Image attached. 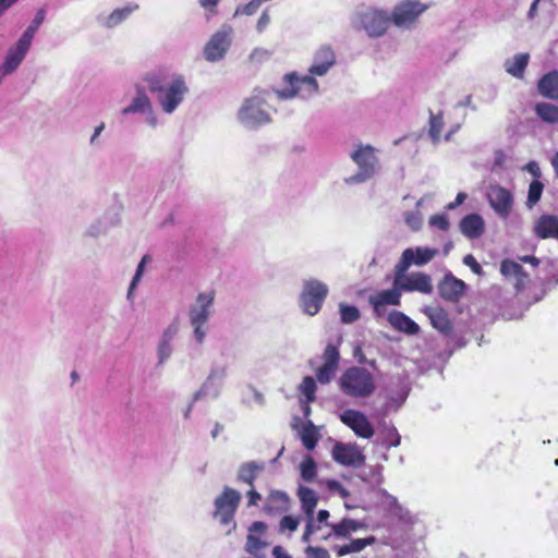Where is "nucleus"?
<instances>
[{
	"mask_svg": "<svg viewBox=\"0 0 558 558\" xmlns=\"http://www.w3.org/2000/svg\"><path fill=\"white\" fill-rule=\"evenodd\" d=\"M500 272L505 277H514L518 280V283L523 282V280L527 277L523 267L511 259H504L500 264Z\"/></svg>",
	"mask_w": 558,
	"mask_h": 558,
	"instance_id": "nucleus-35",
	"label": "nucleus"
},
{
	"mask_svg": "<svg viewBox=\"0 0 558 558\" xmlns=\"http://www.w3.org/2000/svg\"><path fill=\"white\" fill-rule=\"evenodd\" d=\"M323 364L316 369V379L319 384H329L335 377L340 363V351L332 344L328 343L322 355Z\"/></svg>",
	"mask_w": 558,
	"mask_h": 558,
	"instance_id": "nucleus-7",
	"label": "nucleus"
},
{
	"mask_svg": "<svg viewBox=\"0 0 558 558\" xmlns=\"http://www.w3.org/2000/svg\"><path fill=\"white\" fill-rule=\"evenodd\" d=\"M340 317L343 324H352L360 318V311L353 305L340 304Z\"/></svg>",
	"mask_w": 558,
	"mask_h": 558,
	"instance_id": "nucleus-41",
	"label": "nucleus"
},
{
	"mask_svg": "<svg viewBox=\"0 0 558 558\" xmlns=\"http://www.w3.org/2000/svg\"><path fill=\"white\" fill-rule=\"evenodd\" d=\"M37 29H38V26H36L35 24L29 25L27 27V29L23 33L21 38L19 39L20 46H22L23 48L29 49L31 44L33 41V38H34Z\"/></svg>",
	"mask_w": 558,
	"mask_h": 558,
	"instance_id": "nucleus-46",
	"label": "nucleus"
},
{
	"mask_svg": "<svg viewBox=\"0 0 558 558\" xmlns=\"http://www.w3.org/2000/svg\"><path fill=\"white\" fill-rule=\"evenodd\" d=\"M328 287L316 280L310 279L304 282L300 300L303 311L313 316L316 315L327 298Z\"/></svg>",
	"mask_w": 558,
	"mask_h": 558,
	"instance_id": "nucleus-5",
	"label": "nucleus"
},
{
	"mask_svg": "<svg viewBox=\"0 0 558 558\" xmlns=\"http://www.w3.org/2000/svg\"><path fill=\"white\" fill-rule=\"evenodd\" d=\"M354 356L357 359V362L360 364H365L366 363V357L365 355L363 354L362 352V349L361 348H356L355 351H354Z\"/></svg>",
	"mask_w": 558,
	"mask_h": 558,
	"instance_id": "nucleus-63",
	"label": "nucleus"
},
{
	"mask_svg": "<svg viewBox=\"0 0 558 558\" xmlns=\"http://www.w3.org/2000/svg\"><path fill=\"white\" fill-rule=\"evenodd\" d=\"M339 417L340 421L351 428L356 436L365 439H369L374 436V427L364 413L357 410L348 409L343 411Z\"/></svg>",
	"mask_w": 558,
	"mask_h": 558,
	"instance_id": "nucleus-10",
	"label": "nucleus"
},
{
	"mask_svg": "<svg viewBox=\"0 0 558 558\" xmlns=\"http://www.w3.org/2000/svg\"><path fill=\"white\" fill-rule=\"evenodd\" d=\"M239 119L247 124H262L269 121L263 109V100L258 97L246 99L239 110Z\"/></svg>",
	"mask_w": 558,
	"mask_h": 558,
	"instance_id": "nucleus-14",
	"label": "nucleus"
},
{
	"mask_svg": "<svg viewBox=\"0 0 558 558\" xmlns=\"http://www.w3.org/2000/svg\"><path fill=\"white\" fill-rule=\"evenodd\" d=\"M319 529H320V525L315 524L314 519H308L305 530H304V533H303V536H302V541L304 543H308L311 541V536Z\"/></svg>",
	"mask_w": 558,
	"mask_h": 558,
	"instance_id": "nucleus-51",
	"label": "nucleus"
},
{
	"mask_svg": "<svg viewBox=\"0 0 558 558\" xmlns=\"http://www.w3.org/2000/svg\"><path fill=\"white\" fill-rule=\"evenodd\" d=\"M272 555L275 558H291L287 553H284L281 546H275L272 549Z\"/></svg>",
	"mask_w": 558,
	"mask_h": 558,
	"instance_id": "nucleus-59",
	"label": "nucleus"
},
{
	"mask_svg": "<svg viewBox=\"0 0 558 558\" xmlns=\"http://www.w3.org/2000/svg\"><path fill=\"white\" fill-rule=\"evenodd\" d=\"M351 158L359 166V172L356 174L357 181H365L375 173L377 157L375 156L374 147L371 145H360L357 149L351 154Z\"/></svg>",
	"mask_w": 558,
	"mask_h": 558,
	"instance_id": "nucleus-8",
	"label": "nucleus"
},
{
	"mask_svg": "<svg viewBox=\"0 0 558 558\" xmlns=\"http://www.w3.org/2000/svg\"><path fill=\"white\" fill-rule=\"evenodd\" d=\"M401 300L400 289L383 290L375 295H371L368 301L374 307V311L379 316L381 315V308L385 305H399Z\"/></svg>",
	"mask_w": 558,
	"mask_h": 558,
	"instance_id": "nucleus-24",
	"label": "nucleus"
},
{
	"mask_svg": "<svg viewBox=\"0 0 558 558\" xmlns=\"http://www.w3.org/2000/svg\"><path fill=\"white\" fill-rule=\"evenodd\" d=\"M37 29H38V26H36L35 24L29 25L27 27V29L23 33L21 38L19 39L20 46H22L23 48L29 49L31 44L33 41V38H34Z\"/></svg>",
	"mask_w": 558,
	"mask_h": 558,
	"instance_id": "nucleus-47",
	"label": "nucleus"
},
{
	"mask_svg": "<svg viewBox=\"0 0 558 558\" xmlns=\"http://www.w3.org/2000/svg\"><path fill=\"white\" fill-rule=\"evenodd\" d=\"M316 463L312 457H306L301 463V476L305 482H312L316 476Z\"/></svg>",
	"mask_w": 558,
	"mask_h": 558,
	"instance_id": "nucleus-40",
	"label": "nucleus"
},
{
	"mask_svg": "<svg viewBox=\"0 0 558 558\" xmlns=\"http://www.w3.org/2000/svg\"><path fill=\"white\" fill-rule=\"evenodd\" d=\"M393 283L395 287L402 291H418L425 294L433 292L430 276L423 272H415L410 276L402 274L399 277L398 268H396V277Z\"/></svg>",
	"mask_w": 558,
	"mask_h": 558,
	"instance_id": "nucleus-11",
	"label": "nucleus"
},
{
	"mask_svg": "<svg viewBox=\"0 0 558 558\" xmlns=\"http://www.w3.org/2000/svg\"><path fill=\"white\" fill-rule=\"evenodd\" d=\"M537 90L545 98L558 100V71L544 74L537 83Z\"/></svg>",
	"mask_w": 558,
	"mask_h": 558,
	"instance_id": "nucleus-27",
	"label": "nucleus"
},
{
	"mask_svg": "<svg viewBox=\"0 0 558 558\" xmlns=\"http://www.w3.org/2000/svg\"><path fill=\"white\" fill-rule=\"evenodd\" d=\"M425 9L426 7L418 1L407 0L395 8L390 19L397 26H409L416 21Z\"/></svg>",
	"mask_w": 558,
	"mask_h": 558,
	"instance_id": "nucleus-13",
	"label": "nucleus"
},
{
	"mask_svg": "<svg viewBox=\"0 0 558 558\" xmlns=\"http://www.w3.org/2000/svg\"><path fill=\"white\" fill-rule=\"evenodd\" d=\"M301 438L304 447L307 450H313L315 448L318 441V435L314 429L313 424H310V426L304 427Z\"/></svg>",
	"mask_w": 558,
	"mask_h": 558,
	"instance_id": "nucleus-42",
	"label": "nucleus"
},
{
	"mask_svg": "<svg viewBox=\"0 0 558 558\" xmlns=\"http://www.w3.org/2000/svg\"><path fill=\"white\" fill-rule=\"evenodd\" d=\"M328 518H329V511L328 510L322 509V510L318 511V513H317V521H318V523L326 522Z\"/></svg>",
	"mask_w": 558,
	"mask_h": 558,
	"instance_id": "nucleus-62",
	"label": "nucleus"
},
{
	"mask_svg": "<svg viewBox=\"0 0 558 558\" xmlns=\"http://www.w3.org/2000/svg\"><path fill=\"white\" fill-rule=\"evenodd\" d=\"M356 19L360 26L365 29L371 37L383 36L391 22V19L386 12L373 8L360 11L356 14Z\"/></svg>",
	"mask_w": 558,
	"mask_h": 558,
	"instance_id": "nucleus-6",
	"label": "nucleus"
},
{
	"mask_svg": "<svg viewBox=\"0 0 558 558\" xmlns=\"http://www.w3.org/2000/svg\"><path fill=\"white\" fill-rule=\"evenodd\" d=\"M530 56L527 53L515 54L511 60L506 61V71L514 77L522 78L527 66Z\"/></svg>",
	"mask_w": 558,
	"mask_h": 558,
	"instance_id": "nucleus-31",
	"label": "nucleus"
},
{
	"mask_svg": "<svg viewBox=\"0 0 558 558\" xmlns=\"http://www.w3.org/2000/svg\"><path fill=\"white\" fill-rule=\"evenodd\" d=\"M27 51L28 49L20 46V43L17 41L9 49L5 60L0 68L1 72L4 75L12 73L21 64Z\"/></svg>",
	"mask_w": 558,
	"mask_h": 558,
	"instance_id": "nucleus-29",
	"label": "nucleus"
},
{
	"mask_svg": "<svg viewBox=\"0 0 558 558\" xmlns=\"http://www.w3.org/2000/svg\"><path fill=\"white\" fill-rule=\"evenodd\" d=\"M150 108V101L143 90H138V95L133 99L132 104L123 109V113L145 111Z\"/></svg>",
	"mask_w": 558,
	"mask_h": 558,
	"instance_id": "nucleus-36",
	"label": "nucleus"
},
{
	"mask_svg": "<svg viewBox=\"0 0 558 558\" xmlns=\"http://www.w3.org/2000/svg\"><path fill=\"white\" fill-rule=\"evenodd\" d=\"M533 234L539 240H558V216L541 215L534 222Z\"/></svg>",
	"mask_w": 558,
	"mask_h": 558,
	"instance_id": "nucleus-18",
	"label": "nucleus"
},
{
	"mask_svg": "<svg viewBox=\"0 0 558 558\" xmlns=\"http://www.w3.org/2000/svg\"><path fill=\"white\" fill-rule=\"evenodd\" d=\"M171 353V347L168 340H162L159 344V357L160 363H162L167 357L170 356Z\"/></svg>",
	"mask_w": 558,
	"mask_h": 558,
	"instance_id": "nucleus-54",
	"label": "nucleus"
},
{
	"mask_svg": "<svg viewBox=\"0 0 558 558\" xmlns=\"http://www.w3.org/2000/svg\"><path fill=\"white\" fill-rule=\"evenodd\" d=\"M289 508V496L281 490H272L266 498L264 512L268 515H277L287 512Z\"/></svg>",
	"mask_w": 558,
	"mask_h": 558,
	"instance_id": "nucleus-23",
	"label": "nucleus"
},
{
	"mask_svg": "<svg viewBox=\"0 0 558 558\" xmlns=\"http://www.w3.org/2000/svg\"><path fill=\"white\" fill-rule=\"evenodd\" d=\"M316 381L311 376H305L300 385V391L305 396L307 402H313L316 398Z\"/></svg>",
	"mask_w": 558,
	"mask_h": 558,
	"instance_id": "nucleus-39",
	"label": "nucleus"
},
{
	"mask_svg": "<svg viewBox=\"0 0 558 558\" xmlns=\"http://www.w3.org/2000/svg\"><path fill=\"white\" fill-rule=\"evenodd\" d=\"M327 525L331 527L333 534L338 537H349L351 533L363 526L362 523L350 518H344L336 524L327 523Z\"/></svg>",
	"mask_w": 558,
	"mask_h": 558,
	"instance_id": "nucleus-33",
	"label": "nucleus"
},
{
	"mask_svg": "<svg viewBox=\"0 0 558 558\" xmlns=\"http://www.w3.org/2000/svg\"><path fill=\"white\" fill-rule=\"evenodd\" d=\"M44 20H45V11L43 9L38 10L35 15V19L33 21V24H35L36 26L39 27V25L44 22Z\"/></svg>",
	"mask_w": 558,
	"mask_h": 558,
	"instance_id": "nucleus-61",
	"label": "nucleus"
},
{
	"mask_svg": "<svg viewBox=\"0 0 558 558\" xmlns=\"http://www.w3.org/2000/svg\"><path fill=\"white\" fill-rule=\"evenodd\" d=\"M339 390L352 399H367L376 390L375 376L359 365L345 368L338 379Z\"/></svg>",
	"mask_w": 558,
	"mask_h": 558,
	"instance_id": "nucleus-2",
	"label": "nucleus"
},
{
	"mask_svg": "<svg viewBox=\"0 0 558 558\" xmlns=\"http://www.w3.org/2000/svg\"><path fill=\"white\" fill-rule=\"evenodd\" d=\"M387 319L395 329L408 335H416L420 331L418 325L402 312L392 311Z\"/></svg>",
	"mask_w": 558,
	"mask_h": 558,
	"instance_id": "nucleus-26",
	"label": "nucleus"
},
{
	"mask_svg": "<svg viewBox=\"0 0 558 558\" xmlns=\"http://www.w3.org/2000/svg\"><path fill=\"white\" fill-rule=\"evenodd\" d=\"M144 81L166 113L173 112L183 101L189 90L185 80L181 75L170 76L166 73H151L147 74Z\"/></svg>",
	"mask_w": 558,
	"mask_h": 558,
	"instance_id": "nucleus-1",
	"label": "nucleus"
},
{
	"mask_svg": "<svg viewBox=\"0 0 558 558\" xmlns=\"http://www.w3.org/2000/svg\"><path fill=\"white\" fill-rule=\"evenodd\" d=\"M463 264L470 267V269L476 274L482 275L483 268L480 265V263L476 260V258L472 254H468L463 257Z\"/></svg>",
	"mask_w": 558,
	"mask_h": 558,
	"instance_id": "nucleus-50",
	"label": "nucleus"
},
{
	"mask_svg": "<svg viewBox=\"0 0 558 558\" xmlns=\"http://www.w3.org/2000/svg\"><path fill=\"white\" fill-rule=\"evenodd\" d=\"M437 253V250L428 247H416L415 250L405 248L402 252L400 260L396 265V268H398L399 277L404 274L412 264L423 266L429 263Z\"/></svg>",
	"mask_w": 558,
	"mask_h": 558,
	"instance_id": "nucleus-12",
	"label": "nucleus"
},
{
	"mask_svg": "<svg viewBox=\"0 0 558 558\" xmlns=\"http://www.w3.org/2000/svg\"><path fill=\"white\" fill-rule=\"evenodd\" d=\"M336 57L329 46H322L314 56V63L310 68V73L322 76L335 64Z\"/></svg>",
	"mask_w": 558,
	"mask_h": 558,
	"instance_id": "nucleus-21",
	"label": "nucleus"
},
{
	"mask_svg": "<svg viewBox=\"0 0 558 558\" xmlns=\"http://www.w3.org/2000/svg\"><path fill=\"white\" fill-rule=\"evenodd\" d=\"M327 486L331 489V490H338L340 492V494L342 496H345L347 495V492L345 489L342 487V485L337 481V480H330L327 482Z\"/></svg>",
	"mask_w": 558,
	"mask_h": 558,
	"instance_id": "nucleus-57",
	"label": "nucleus"
},
{
	"mask_svg": "<svg viewBox=\"0 0 558 558\" xmlns=\"http://www.w3.org/2000/svg\"><path fill=\"white\" fill-rule=\"evenodd\" d=\"M241 501V494L229 486H226L222 493L215 499L214 518L218 519L222 525L234 523V515Z\"/></svg>",
	"mask_w": 558,
	"mask_h": 558,
	"instance_id": "nucleus-4",
	"label": "nucleus"
},
{
	"mask_svg": "<svg viewBox=\"0 0 558 558\" xmlns=\"http://www.w3.org/2000/svg\"><path fill=\"white\" fill-rule=\"evenodd\" d=\"M429 223L433 227H436L437 229L441 231H447L450 227L448 218L444 214L434 215L429 218Z\"/></svg>",
	"mask_w": 558,
	"mask_h": 558,
	"instance_id": "nucleus-48",
	"label": "nucleus"
},
{
	"mask_svg": "<svg viewBox=\"0 0 558 558\" xmlns=\"http://www.w3.org/2000/svg\"><path fill=\"white\" fill-rule=\"evenodd\" d=\"M375 542H376V538L374 536L352 539L349 544L339 546L337 548V555L339 557H342V556H345L351 553H360L365 547L375 544Z\"/></svg>",
	"mask_w": 558,
	"mask_h": 558,
	"instance_id": "nucleus-32",
	"label": "nucleus"
},
{
	"mask_svg": "<svg viewBox=\"0 0 558 558\" xmlns=\"http://www.w3.org/2000/svg\"><path fill=\"white\" fill-rule=\"evenodd\" d=\"M525 168L536 180L541 177V169L537 162L530 161Z\"/></svg>",
	"mask_w": 558,
	"mask_h": 558,
	"instance_id": "nucleus-55",
	"label": "nucleus"
},
{
	"mask_svg": "<svg viewBox=\"0 0 558 558\" xmlns=\"http://www.w3.org/2000/svg\"><path fill=\"white\" fill-rule=\"evenodd\" d=\"M332 458L345 466H360L365 462V457L356 447L342 442H337L333 446Z\"/></svg>",
	"mask_w": 558,
	"mask_h": 558,
	"instance_id": "nucleus-16",
	"label": "nucleus"
},
{
	"mask_svg": "<svg viewBox=\"0 0 558 558\" xmlns=\"http://www.w3.org/2000/svg\"><path fill=\"white\" fill-rule=\"evenodd\" d=\"M289 87L278 92L281 98L294 97L302 87H306L310 92L316 93L318 90V83L313 76L299 77L295 73L288 74L286 76Z\"/></svg>",
	"mask_w": 558,
	"mask_h": 558,
	"instance_id": "nucleus-19",
	"label": "nucleus"
},
{
	"mask_svg": "<svg viewBox=\"0 0 558 558\" xmlns=\"http://www.w3.org/2000/svg\"><path fill=\"white\" fill-rule=\"evenodd\" d=\"M267 525L262 521H255L250 526V532L246 539V551L251 555L258 556L259 551L268 546V543L263 541L260 536L266 532Z\"/></svg>",
	"mask_w": 558,
	"mask_h": 558,
	"instance_id": "nucleus-22",
	"label": "nucleus"
},
{
	"mask_svg": "<svg viewBox=\"0 0 558 558\" xmlns=\"http://www.w3.org/2000/svg\"><path fill=\"white\" fill-rule=\"evenodd\" d=\"M521 260L524 263L532 264L534 266H537L539 264L538 258H536L535 256H523L521 257Z\"/></svg>",
	"mask_w": 558,
	"mask_h": 558,
	"instance_id": "nucleus-64",
	"label": "nucleus"
},
{
	"mask_svg": "<svg viewBox=\"0 0 558 558\" xmlns=\"http://www.w3.org/2000/svg\"><path fill=\"white\" fill-rule=\"evenodd\" d=\"M132 12L131 8H122L114 10L106 20V26L111 28L120 24Z\"/></svg>",
	"mask_w": 558,
	"mask_h": 558,
	"instance_id": "nucleus-43",
	"label": "nucleus"
},
{
	"mask_svg": "<svg viewBox=\"0 0 558 558\" xmlns=\"http://www.w3.org/2000/svg\"><path fill=\"white\" fill-rule=\"evenodd\" d=\"M432 326L439 332L449 336L453 331V325L446 310L440 306H429L424 311Z\"/></svg>",
	"mask_w": 558,
	"mask_h": 558,
	"instance_id": "nucleus-20",
	"label": "nucleus"
},
{
	"mask_svg": "<svg viewBox=\"0 0 558 558\" xmlns=\"http://www.w3.org/2000/svg\"><path fill=\"white\" fill-rule=\"evenodd\" d=\"M536 116L544 122L558 123V106L549 102H538L535 106Z\"/></svg>",
	"mask_w": 558,
	"mask_h": 558,
	"instance_id": "nucleus-34",
	"label": "nucleus"
},
{
	"mask_svg": "<svg viewBox=\"0 0 558 558\" xmlns=\"http://www.w3.org/2000/svg\"><path fill=\"white\" fill-rule=\"evenodd\" d=\"M544 184L539 180H533L530 183L526 206L529 208L534 207L542 197Z\"/></svg>",
	"mask_w": 558,
	"mask_h": 558,
	"instance_id": "nucleus-37",
	"label": "nucleus"
},
{
	"mask_svg": "<svg viewBox=\"0 0 558 558\" xmlns=\"http://www.w3.org/2000/svg\"><path fill=\"white\" fill-rule=\"evenodd\" d=\"M269 21V15L266 12H264L257 21V31L263 32L268 25Z\"/></svg>",
	"mask_w": 558,
	"mask_h": 558,
	"instance_id": "nucleus-56",
	"label": "nucleus"
},
{
	"mask_svg": "<svg viewBox=\"0 0 558 558\" xmlns=\"http://www.w3.org/2000/svg\"><path fill=\"white\" fill-rule=\"evenodd\" d=\"M264 469L265 464L256 461L242 463L238 470L236 481L253 487L257 476Z\"/></svg>",
	"mask_w": 558,
	"mask_h": 558,
	"instance_id": "nucleus-28",
	"label": "nucleus"
},
{
	"mask_svg": "<svg viewBox=\"0 0 558 558\" xmlns=\"http://www.w3.org/2000/svg\"><path fill=\"white\" fill-rule=\"evenodd\" d=\"M300 524L299 518L292 517V515H284L279 523V532L290 531L294 532L296 531L298 526Z\"/></svg>",
	"mask_w": 558,
	"mask_h": 558,
	"instance_id": "nucleus-44",
	"label": "nucleus"
},
{
	"mask_svg": "<svg viewBox=\"0 0 558 558\" xmlns=\"http://www.w3.org/2000/svg\"><path fill=\"white\" fill-rule=\"evenodd\" d=\"M215 291L201 292L196 298L195 304L191 305L189 311L190 323L194 329L197 342L202 343L206 336L204 328L210 315V307L214 304Z\"/></svg>",
	"mask_w": 558,
	"mask_h": 558,
	"instance_id": "nucleus-3",
	"label": "nucleus"
},
{
	"mask_svg": "<svg viewBox=\"0 0 558 558\" xmlns=\"http://www.w3.org/2000/svg\"><path fill=\"white\" fill-rule=\"evenodd\" d=\"M460 230L466 238L477 239L484 233V220L478 214L466 215L460 222Z\"/></svg>",
	"mask_w": 558,
	"mask_h": 558,
	"instance_id": "nucleus-25",
	"label": "nucleus"
},
{
	"mask_svg": "<svg viewBox=\"0 0 558 558\" xmlns=\"http://www.w3.org/2000/svg\"><path fill=\"white\" fill-rule=\"evenodd\" d=\"M442 128H444L442 112H439L438 114H434L430 111L429 135L434 142L439 141Z\"/></svg>",
	"mask_w": 558,
	"mask_h": 558,
	"instance_id": "nucleus-38",
	"label": "nucleus"
},
{
	"mask_svg": "<svg viewBox=\"0 0 558 558\" xmlns=\"http://www.w3.org/2000/svg\"><path fill=\"white\" fill-rule=\"evenodd\" d=\"M149 260V256L148 255H144L142 257V260L140 262L138 266H137V269H136V272L133 277V280L130 284V288H129V292H128V298L130 299L134 289L136 288V284L137 282L140 281L141 277H142V274H143V270H144V266L145 264Z\"/></svg>",
	"mask_w": 558,
	"mask_h": 558,
	"instance_id": "nucleus-45",
	"label": "nucleus"
},
{
	"mask_svg": "<svg viewBox=\"0 0 558 558\" xmlns=\"http://www.w3.org/2000/svg\"><path fill=\"white\" fill-rule=\"evenodd\" d=\"M230 46L229 35L219 31L215 33L204 48V57L207 61H218L226 54Z\"/></svg>",
	"mask_w": 558,
	"mask_h": 558,
	"instance_id": "nucleus-17",
	"label": "nucleus"
},
{
	"mask_svg": "<svg viewBox=\"0 0 558 558\" xmlns=\"http://www.w3.org/2000/svg\"><path fill=\"white\" fill-rule=\"evenodd\" d=\"M305 554L306 558H330L328 550L323 547L308 546Z\"/></svg>",
	"mask_w": 558,
	"mask_h": 558,
	"instance_id": "nucleus-49",
	"label": "nucleus"
},
{
	"mask_svg": "<svg viewBox=\"0 0 558 558\" xmlns=\"http://www.w3.org/2000/svg\"><path fill=\"white\" fill-rule=\"evenodd\" d=\"M298 496L301 501L303 511L306 513L308 519H314V511L318 502L316 493L306 486H300L298 489Z\"/></svg>",
	"mask_w": 558,
	"mask_h": 558,
	"instance_id": "nucleus-30",
	"label": "nucleus"
},
{
	"mask_svg": "<svg viewBox=\"0 0 558 558\" xmlns=\"http://www.w3.org/2000/svg\"><path fill=\"white\" fill-rule=\"evenodd\" d=\"M17 0H0V16Z\"/></svg>",
	"mask_w": 558,
	"mask_h": 558,
	"instance_id": "nucleus-60",
	"label": "nucleus"
},
{
	"mask_svg": "<svg viewBox=\"0 0 558 558\" xmlns=\"http://www.w3.org/2000/svg\"><path fill=\"white\" fill-rule=\"evenodd\" d=\"M466 199V194L463 193V192H459L456 196V199L453 203H450L447 205V208L448 209H453L456 208L458 205L462 204L464 201Z\"/></svg>",
	"mask_w": 558,
	"mask_h": 558,
	"instance_id": "nucleus-58",
	"label": "nucleus"
},
{
	"mask_svg": "<svg viewBox=\"0 0 558 558\" xmlns=\"http://www.w3.org/2000/svg\"><path fill=\"white\" fill-rule=\"evenodd\" d=\"M487 199L492 208L502 218H507L513 206L512 193L499 185L490 184L487 190Z\"/></svg>",
	"mask_w": 558,
	"mask_h": 558,
	"instance_id": "nucleus-9",
	"label": "nucleus"
},
{
	"mask_svg": "<svg viewBox=\"0 0 558 558\" xmlns=\"http://www.w3.org/2000/svg\"><path fill=\"white\" fill-rule=\"evenodd\" d=\"M466 284L463 280L456 278L452 274H447L438 283V293L441 299L448 302H459L464 294Z\"/></svg>",
	"mask_w": 558,
	"mask_h": 558,
	"instance_id": "nucleus-15",
	"label": "nucleus"
},
{
	"mask_svg": "<svg viewBox=\"0 0 558 558\" xmlns=\"http://www.w3.org/2000/svg\"><path fill=\"white\" fill-rule=\"evenodd\" d=\"M221 0H199L201 7L208 12V17L217 14V5Z\"/></svg>",
	"mask_w": 558,
	"mask_h": 558,
	"instance_id": "nucleus-52",
	"label": "nucleus"
},
{
	"mask_svg": "<svg viewBox=\"0 0 558 558\" xmlns=\"http://www.w3.org/2000/svg\"><path fill=\"white\" fill-rule=\"evenodd\" d=\"M247 497V507L257 506L262 500V495L255 489V486L250 487L246 493Z\"/></svg>",
	"mask_w": 558,
	"mask_h": 558,
	"instance_id": "nucleus-53",
	"label": "nucleus"
}]
</instances>
